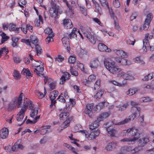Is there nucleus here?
Returning <instances> with one entry per match:
<instances>
[{
	"instance_id": "bf43d9fd",
	"label": "nucleus",
	"mask_w": 154,
	"mask_h": 154,
	"mask_svg": "<svg viewBox=\"0 0 154 154\" xmlns=\"http://www.w3.org/2000/svg\"><path fill=\"white\" fill-rule=\"evenodd\" d=\"M45 33L49 35L50 34H54L52 32V29L50 28H47L45 30Z\"/></svg>"
},
{
	"instance_id": "9b49d317",
	"label": "nucleus",
	"mask_w": 154,
	"mask_h": 154,
	"mask_svg": "<svg viewBox=\"0 0 154 154\" xmlns=\"http://www.w3.org/2000/svg\"><path fill=\"white\" fill-rule=\"evenodd\" d=\"M29 109H32L34 107V105L32 104V102L28 99L27 98L24 100L23 106L21 109H25L26 111V108L28 107Z\"/></svg>"
},
{
	"instance_id": "864d4df0",
	"label": "nucleus",
	"mask_w": 154,
	"mask_h": 154,
	"mask_svg": "<svg viewBox=\"0 0 154 154\" xmlns=\"http://www.w3.org/2000/svg\"><path fill=\"white\" fill-rule=\"evenodd\" d=\"M70 72L71 74L75 76H77L78 75V72L75 70H74L72 67H70Z\"/></svg>"
},
{
	"instance_id": "aec40b11",
	"label": "nucleus",
	"mask_w": 154,
	"mask_h": 154,
	"mask_svg": "<svg viewBox=\"0 0 154 154\" xmlns=\"http://www.w3.org/2000/svg\"><path fill=\"white\" fill-rule=\"evenodd\" d=\"M139 90V89L137 88H130L125 92V94L128 96H132L135 94Z\"/></svg>"
},
{
	"instance_id": "1a4fd4ad",
	"label": "nucleus",
	"mask_w": 154,
	"mask_h": 154,
	"mask_svg": "<svg viewBox=\"0 0 154 154\" xmlns=\"http://www.w3.org/2000/svg\"><path fill=\"white\" fill-rule=\"evenodd\" d=\"M23 93H21L19 96L18 99L17 97L15 98L11 102L14 105V107H16L17 105L18 108L21 107L22 103V96Z\"/></svg>"
},
{
	"instance_id": "4c0bfd02",
	"label": "nucleus",
	"mask_w": 154,
	"mask_h": 154,
	"mask_svg": "<svg viewBox=\"0 0 154 154\" xmlns=\"http://www.w3.org/2000/svg\"><path fill=\"white\" fill-rule=\"evenodd\" d=\"M44 95L42 93L40 92L38 90H36L35 91V94L37 96H38V97L39 99L42 98V97H44L45 95L46 94V91L45 88H44Z\"/></svg>"
},
{
	"instance_id": "603ef678",
	"label": "nucleus",
	"mask_w": 154,
	"mask_h": 154,
	"mask_svg": "<svg viewBox=\"0 0 154 154\" xmlns=\"http://www.w3.org/2000/svg\"><path fill=\"white\" fill-rule=\"evenodd\" d=\"M56 86V82H53L50 83L49 84V87H50V91L55 89Z\"/></svg>"
},
{
	"instance_id": "338daca9",
	"label": "nucleus",
	"mask_w": 154,
	"mask_h": 154,
	"mask_svg": "<svg viewBox=\"0 0 154 154\" xmlns=\"http://www.w3.org/2000/svg\"><path fill=\"white\" fill-rule=\"evenodd\" d=\"M106 103V102L103 101L99 103L97 105V108H99L100 109H102L103 106Z\"/></svg>"
},
{
	"instance_id": "f3484780",
	"label": "nucleus",
	"mask_w": 154,
	"mask_h": 154,
	"mask_svg": "<svg viewBox=\"0 0 154 154\" xmlns=\"http://www.w3.org/2000/svg\"><path fill=\"white\" fill-rule=\"evenodd\" d=\"M8 129L5 128H2L0 131V137L2 139L6 138L8 134Z\"/></svg>"
},
{
	"instance_id": "e433bc0d",
	"label": "nucleus",
	"mask_w": 154,
	"mask_h": 154,
	"mask_svg": "<svg viewBox=\"0 0 154 154\" xmlns=\"http://www.w3.org/2000/svg\"><path fill=\"white\" fill-rule=\"evenodd\" d=\"M111 17L114 20V23L115 25V27L116 28L118 29L119 28L118 24L117 23V18L115 16L114 14L112 12V13H110Z\"/></svg>"
},
{
	"instance_id": "7ed1b4c3",
	"label": "nucleus",
	"mask_w": 154,
	"mask_h": 154,
	"mask_svg": "<svg viewBox=\"0 0 154 154\" xmlns=\"http://www.w3.org/2000/svg\"><path fill=\"white\" fill-rule=\"evenodd\" d=\"M105 67L112 74H115L121 72L122 69L116 66L115 62L112 60H105L104 61Z\"/></svg>"
},
{
	"instance_id": "680f3d73",
	"label": "nucleus",
	"mask_w": 154,
	"mask_h": 154,
	"mask_svg": "<svg viewBox=\"0 0 154 154\" xmlns=\"http://www.w3.org/2000/svg\"><path fill=\"white\" fill-rule=\"evenodd\" d=\"M113 4L114 6L116 8L119 7L120 6V4L118 0H114Z\"/></svg>"
},
{
	"instance_id": "2f4dec72",
	"label": "nucleus",
	"mask_w": 154,
	"mask_h": 154,
	"mask_svg": "<svg viewBox=\"0 0 154 154\" xmlns=\"http://www.w3.org/2000/svg\"><path fill=\"white\" fill-rule=\"evenodd\" d=\"M93 105L92 104H88L86 106V108L85 111V113L86 114H89L90 113L93 108Z\"/></svg>"
},
{
	"instance_id": "393cba45",
	"label": "nucleus",
	"mask_w": 154,
	"mask_h": 154,
	"mask_svg": "<svg viewBox=\"0 0 154 154\" xmlns=\"http://www.w3.org/2000/svg\"><path fill=\"white\" fill-rule=\"evenodd\" d=\"M38 107H35L34 109H31V113L30 114V116L33 119H35V117L37 116H36L38 114Z\"/></svg>"
},
{
	"instance_id": "37998d69",
	"label": "nucleus",
	"mask_w": 154,
	"mask_h": 154,
	"mask_svg": "<svg viewBox=\"0 0 154 154\" xmlns=\"http://www.w3.org/2000/svg\"><path fill=\"white\" fill-rule=\"evenodd\" d=\"M76 60V57L75 56H71L68 59V62L71 64H73L75 62Z\"/></svg>"
},
{
	"instance_id": "8fccbe9b",
	"label": "nucleus",
	"mask_w": 154,
	"mask_h": 154,
	"mask_svg": "<svg viewBox=\"0 0 154 154\" xmlns=\"http://www.w3.org/2000/svg\"><path fill=\"white\" fill-rule=\"evenodd\" d=\"M95 37V34H94L92 36H91V37H90V38H88L90 42L93 45L95 44L96 42V39Z\"/></svg>"
},
{
	"instance_id": "473e14b6",
	"label": "nucleus",
	"mask_w": 154,
	"mask_h": 154,
	"mask_svg": "<svg viewBox=\"0 0 154 154\" xmlns=\"http://www.w3.org/2000/svg\"><path fill=\"white\" fill-rule=\"evenodd\" d=\"M128 103H126L123 104L122 106H116V107L119 108L118 110L119 111H124L128 107Z\"/></svg>"
},
{
	"instance_id": "a878e982",
	"label": "nucleus",
	"mask_w": 154,
	"mask_h": 154,
	"mask_svg": "<svg viewBox=\"0 0 154 154\" xmlns=\"http://www.w3.org/2000/svg\"><path fill=\"white\" fill-rule=\"evenodd\" d=\"M133 60L135 63H139L141 65L144 66L145 64V62L140 57H136L134 58Z\"/></svg>"
},
{
	"instance_id": "39448f33",
	"label": "nucleus",
	"mask_w": 154,
	"mask_h": 154,
	"mask_svg": "<svg viewBox=\"0 0 154 154\" xmlns=\"http://www.w3.org/2000/svg\"><path fill=\"white\" fill-rule=\"evenodd\" d=\"M30 39H23L21 42L25 43L28 46L29 48L32 49L33 48V47L31 45V43L33 44L35 46L38 45V40L37 37L34 35H32L30 37Z\"/></svg>"
},
{
	"instance_id": "0e129e2a",
	"label": "nucleus",
	"mask_w": 154,
	"mask_h": 154,
	"mask_svg": "<svg viewBox=\"0 0 154 154\" xmlns=\"http://www.w3.org/2000/svg\"><path fill=\"white\" fill-rule=\"evenodd\" d=\"M150 23L148 22H146L145 21L143 25V28L145 30H146L148 28Z\"/></svg>"
},
{
	"instance_id": "f257e3e1",
	"label": "nucleus",
	"mask_w": 154,
	"mask_h": 154,
	"mask_svg": "<svg viewBox=\"0 0 154 154\" xmlns=\"http://www.w3.org/2000/svg\"><path fill=\"white\" fill-rule=\"evenodd\" d=\"M123 133L131 134L132 137L124 138L121 139L120 141L123 142H133L137 140L140 137V134L138 130L135 128L133 127L123 131Z\"/></svg>"
},
{
	"instance_id": "de8ad7c7",
	"label": "nucleus",
	"mask_w": 154,
	"mask_h": 154,
	"mask_svg": "<svg viewBox=\"0 0 154 154\" xmlns=\"http://www.w3.org/2000/svg\"><path fill=\"white\" fill-rule=\"evenodd\" d=\"M35 49L38 55H40L42 53V49L38 44L35 45Z\"/></svg>"
},
{
	"instance_id": "7c9ffc66",
	"label": "nucleus",
	"mask_w": 154,
	"mask_h": 154,
	"mask_svg": "<svg viewBox=\"0 0 154 154\" xmlns=\"http://www.w3.org/2000/svg\"><path fill=\"white\" fill-rule=\"evenodd\" d=\"M69 113L68 112H62L60 115V117L61 119L64 120L69 119Z\"/></svg>"
},
{
	"instance_id": "a211bd4d",
	"label": "nucleus",
	"mask_w": 154,
	"mask_h": 154,
	"mask_svg": "<svg viewBox=\"0 0 154 154\" xmlns=\"http://www.w3.org/2000/svg\"><path fill=\"white\" fill-rule=\"evenodd\" d=\"M63 23L65 28L66 29H70L73 26V25L70 19H65L63 20Z\"/></svg>"
},
{
	"instance_id": "c756f323",
	"label": "nucleus",
	"mask_w": 154,
	"mask_h": 154,
	"mask_svg": "<svg viewBox=\"0 0 154 154\" xmlns=\"http://www.w3.org/2000/svg\"><path fill=\"white\" fill-rule=\"evenodd\" d=\"M113 51L117 55L119 56L125 57L126 56L125 53L122 50L115 49L113 50Z\"/></svg>"
},
{
	"instance_id": "0eeeda50",
	"label": "nucleus",
	"mask_w": 154,
	"mask_h": 154,
	"mask_svg": "<svg viewBox=\"0 0 154 154\" xmlns=\"http://www.w3.org/2000/svg\"><path fill=\"white\" fill-rule=\"evenodd\" d=\"M26 111L25 109H21L20 112H18L16 117V119L18 122H21V123L18 124L19 126L22 125L27 119V116H26L25 119L23 120V119L24 117L25 113Z\"/></svg>"
},
{
	"instance_id": "c03bdc74",
	"label": "nucleus",
	"mask_w": 154,
	"mask_h": 154,
	"mask_svg": "<svg viewBox=\"0 0 154 154\" xmlns=\"http://www.w3.org/2000/svg\"><path fill=\"white\" fill-rule=\"evenodd\" d=\"M101 5L104 8H109V4L107 0H100Z\"/></svg>"
},
{
	"instance_id": "6e6552de",
	"label": "nucleus",
	"mask_w": 154,
	"mask_h": 154,
	"mask_svg": "<svg viewBox=\"0 0 154 154\" xmlns=\"http://www.w3.org/2000/svg\"><path fill=\"white\" fill-rule=\"evenodd\" d=\"M83 131V133L85 134V137L89 140L95 138L100 134V131L98 130L92 131L89 134H87L86 133V131Z\"/></svg>"
},
{
	"instance_id": "e2e57ef3",
	"label": "nucleus",
	"mask_w": 154,
	"mask_h": 154,
	"mask_svg": "<svg viewBox=\"0 0 154 154\" xmlns=\"http://www.w3.org/2000/svg\"><path fill=\"white\" fill-rule=\"evenodd\" d=\"M14 76L16 79H18L20 78L19 73L17 71L15 70L14 72Z\"/></svg>"
},
{
	"instance_id": "5701e85b",
	"label": "nucleus",
	"mask_w": 154,
	"mask_h": 154,
	"mask_svg": "<svg viewBox=\"0 0 154 154\" xmlns=\"http://www.w3.org/2000/svg\"><path fill=\"white\" fill-rule=\"evenodd\" d=\"M149 140L147 138H143L140 139L138 141V143L140 146H143L147 142H149Z\"/></svg>"
},
{
	"instance_id": "c9c22d12",
	"label": "nucleus",
	"mask_w": 154,
	"mask_h": 154,
	"mask_svg": "<svg viewBox=\"0 0 154 154\" xmlns=\"http://www.w3.org/2000/svg\"><path fill=\"white\" fill-rule=\"evenodd\" d=\"M77 29L76 28H74L72 30L71 33L69 34L68 35L70 39H72L76 37L77 35L75 32L76 31Z\"/></svg>"
},
{
	"instance_id": "4d7b16f0",
	"label": "nucleus",
	"mask_w": 154,
	"mask_h": 154,
	"mask_svg": "<svg viewBox=\"0 0 154 154\" xmlns=\"http://www.w3.org/2000/svg\"><path fill=\"white\" fill-rule=\"evenodd\" d=\"M96 79V76L94 75H91L88 77V79L90 82L94 81Z\"/></svg>"
},
{
	"instance_id": "f704fd0d",
	"label": "nucleus",
	"mask_w": 154,
	"mask_h": 154,
	"mask_svg": "<svg viewBox=\"0 0 154 154\" xmlns=\"http://www.w3.org/2000/svg\"><path fill=\"white\" fill-rule=\"evenodd\" d=\"M154 76V73H149L146 76H144V78L142 79V80H143V81H148L149 80H150L152 79Z\"/></svg>"
},
{
	"instance_id": "052dcab7",
	"label": "nucleus",
	"mask_w": 154,
	"mask_h": 154,
	"mask_svg": "<svg viewBox=\"0 0 154 154\" xmlns=\"http://www.w3.org/2000/svg\"><path fill=\"white\" fill-rule=\"evenodd\" d=\"M79 54L80 57H83L86 54V51L84 49H81Z\"/></svg>"
},
{
	"instance_id": "5fc2aeb1",
	"label": "nucleus",
	"mask_w": 154,
	"mask_h": 154,
	"mask_svg": "<svg viewBox=\"0 0 154 154\" xmlns=\"http://www.w3.org/2000/svg\"><path fill=\"white\" fill-rule=\"evenodd\" d=\"M137 15V13L136 12H134L132 13L130 17V20L131 21H132L134 19L136 18Z\"/></svg>"
},
{
	"instance_id": "b1692460",
	"label": "nucleus",
	"mask_w": 154,
	"mask_h": 154,
	"mask_svg": "<svg viewBox=\"0 0 154 154\" xmlns=\"http://www.w3.org/2000/svg\"><path fill=\"white\" fill-rule=\"evenodd\" d=\"M106 129L107 131L108 134L111 137H114L117 133V131L113 128H111L107 127L106 128Z\"/></svg>"
},
{
	"instance_id": "6e6d98bb",
	"label": "nucleus",
	"mask_w": 154,
	"mask_h": 154,
	"mask_svg": "<svg viewBox=\"0 0 154 154\" xmlns=\"http://www.w3.org/2000/svg\"><path fill=\"white\" fill-rule=\"evenodd\" d=\"M69 100L70 102V104L69 106L68 107H66V109L67 110L70 111V110H71L72 107L73 106V105L72 102L73 100L72 99L70 98L69 99Z\"/></svg>"
},
{
	"instance_id": "4468645a",
	"label": "nucleus",
	"mask_w": 154,
	"mask_h": 154,
	"mask_svg": "<svg viewBox=\"0 0 154 154\" xmlns=\"http://www.w3.org/2000/svg\"><path fill=\"white\" fill-rule=\"evenodd\" d=\"M37 68H35L34 71V72L39 76H44V74L42 73L44 70V67L43 64L41 66L38 65L36 66Z\"/></svg>"
},
{
	"instance_id": "cd10ccee",
	"label": "nucleus",
	"mask_w": 154,
	"mask_h": 154,
	"mask_svg": "<svg viewBox=\"0 0 154 154\" xmlns=\"http://www.w3.org/2000/svg\"><path fill=\"white\" fill-rule=\"evenodd\" d=\"M103 92L104 91L102 89H100L94 95V98L96 100H98L101 97Z\"/></svg>"
},
{
	"instance_id": "f8f14e48",
	"label": "nucleus",
	"mask_w": 154,
	"mask_h": 154,
	"mask_svg": "<svg viewBox=\"0 0 154 154\" xmlns=\"http://www.w3.org/2000/svg\"><path fill=\"white\" fill-rule=\"evenodd\" d=\"M63 46L69 52L70 51V47L69 38L67 36H65L62 40Z\"/></svg>"
},
{
	"instance_id": "a19ab883",
	"label": "nucleus",
	"mask_w": 154,
	"mask_h": 154,
	"mask_svg": "<svg viewBox=\"0 0 154 154\" xmlns=\"http://www.w3.org/2000/svg\"><path fill=\"white\" fill-rule=\"evenodd\" d=\"M69 8V10L71 11L72 14H74V12L73 11V9L75 8L76 7V4L75 2L74 1L71 2V4H69V6H67Z\"/></svg>"
},
{
	"instance_id": "9d476101",
	"label": "nucleus",
	"mask_w": 154,
	"mask_h": 154,
	"mask_svg": "<svg viewBox=\"0 0 154 154\" xmlns=\"http://www.w3.org/2000/svg\"><path fill=\"white\" fill-rule=\"evenodd\" d=\"M149 33L145 34V38L143 40V51L146 52L149 49V44L148 40Z\"/></svg>"
},
{
	"instance_id": "49530a36",
	"label": "nucleus",
	"mask_w": 154,
	"mask_h": 154,
	"mask_svg": "<svg viewBox=\"0 0 154 154\" xmlns=\"http://www.w3.org/2000/svg\"><path fill=\"white\" fill-rule=\"evenodd\" d=\"M152 14L151 13H148L146 16V18L145 19V21L150 23L152 20Z\"/></svg>"
},
{
	"instance_id": "ddd939ff",
	"label": "nucleus",
	"mask_w": 154,
	"mask_h": 154,
	"mask_svg": "<svg viewBox=\"0 0 154 154\" xmlns=\"http://www.w3.org/2000/svg\"><path fill=\"white\" fill-rule=\"evenodd\" d=\"M99 61L97 58H94L91 59L90 61V66L92 68L95 69L99 66Z\"/></svg>"
},
{
	"instance_id": "6ab92c4d",
	"label": "nucleus",
	"mask_w": 154,
	"mask_h": 154,
	"mask_svg": "<svg viewBox=\"0 0 154 154\" xmlns=\"http://www.w3.org/2000/svg\"><path fill=\"white\" fill-rule=\"evenodd\" d=\"M117 76L118 77H122L125 79H131L133 77L131 75L125 73L124 72H122L117 74Z\"/></svg>"
},
{
	"instance_id": "79ce46f5",
	"label": "nucleus",
	"mask_w": 154,
	"mask_h": 154,
	"mask_svg": "<svg viewBox=\"0 0 154 154\" xmlns=\"http://www.w3.org/2000/svg\"><path fill=\"white\" fill-rule=\"evenodd\" d=\"M54 34H50L45 39V41L46 44H48L50 42H53V37Z\"/></svg>"
},
{
	"instance_id": "58836bf2",
	"label": "nucleus",
	"mask_w": 154,
	"mask_h": 154,
	"mask_svg": "<svg viewBox=\"0 0 154 154\" xmlns=\"http://www.w3.org/2000/svg\"><path fill=\"white\" fill-rule=\"evenodd\" d=\"M82 127V126L81 125L77 124L74 126L72 130L73 131L75 132H82L83 133V130H80V131H79V129L81 128Z\"/></svg>"
},
{
	"instance_id": "ea45409f",
	"label": "nucleus",
	"mask_w": 154,
	"mask_h": 154,
	"mask_svg": "<svg viewBox=\"0 0 154 154\" xmlns=\"http://www.w3.org/2000/svg\"><path fill=\"white\" fill-rule=\"evenodd\" d=\"M1 36H2L1 42L2 44L6 41L9 38L8 36L6 35V34L3 32L1 34Z\"/></svg>"
},
{
	"instance_id": "09e8293b",
	"label": "nucleus",
	"mask_w": 154,
	"mask_h": 154,
	"mask_svg": "<svg viewBox=\"0 0 154 154\" xmlns=\"http://www.w3.org/2000/svg\"><path fill=\"white\" fill-rule=\"evenodd\" d=\"M129 62V61H128V60L124 58H122V60H121V62L120 64L123 66L129 65L130 64Z\"/></svg>"
},
{
	"instance_id": "dca6fc26",
	"label": "nucleus",
	"mask_w": 154,
	"mask_h": 154,
	"mask_svg": "<svg viewBox=\"0 0 154 154\" xmlns=\"http://www.w3.org/2000/svg\"><path fill=\"white\" fill-rule=\"evenodd\" d=\"M51 127V126L48 125L42 126L40 128L39 130L40 134L42 135H44L50 131H51L50 128Z\"/></svg>"
},
{
	"instance_id": "423d86ee",
	"label": "nucleus",
	"mask_w": 154,
	"mask_h": 154,
	"mask_svg": "<svg viewBox=\"0 0 154 154\" xmlns=\"http://www.w3.org/2000/svg\"><path fill=\"white\" fill-rule=\"evenodd\" d=\"M80 29L84 35L88 38H90V37L92 36L94 34L91 29L89 27L85 28L82 26H81Z\"/></svg>"
},
{
	"instance_id": "3c124183",
	"label": "nucleus",
	"mask_w": 154,
	"mask_h": 154,
	"mask_svg": "<svg viewBox=\"0 0 154 154\" xmlns=\"http://www.w3.org/2000/svg\"><path fill=\"white\" fill-rule=\"evenodd\" d=\"M8 52V50L6 49V47H3L0 50V58L2 55V54L5 53L6 54Z\"/></svg>"
},
{
	"instance_id": "412c9836",
	"label": "nucleus",
	"mask_w": 154,
	"mask_h": 154,
	"mask_svg": "<svg viewBox=\"0 0 154 154\" xmlns=\"http://www.w3.org/2000/svg\"><path fill=\"white\" fill-rule=\"evenodd\" d=\"M116 144L114 142L111 143L107 144L105 146V149L108 151H112L116 148Z\"/></svg>"
},
{
	"instance_id": "20e7f679",
	"label": "nucleus",
	"mask_w": 154,
	"mask_h": 154,
	"mask_svg": "<svg viewBox=\"0 0 154 154\" xmlns=\"http://www.w3.org/2000/svg\"><path fill=\"white\" fill-rule=\"evenodd\" d=\"M51 8L49 12L50 16L52 18L56 19L58 13L61 14L62 11L60 9V7L58 5H50Z\"/></svg>"
},
{
	"instance_id": "bb28decb",
	"label": "nucleus",
	"mask_w": 154,
	"mask_h": 154,
	"mask_svg": "<svg viewBox=\"0 0 154 154\" xmlns=\"http://www.w3.org/2000/svg\"><path fill=\"white\" fill-rule=\"evenodd\" d=\"M100 121H97V119L93 123H92L89 126V128L90 129L93 130L97 128L99 126V122Z\"/></svg>"
},
{
	"instance_id": "c85d7f7f",
	"label": "nucleus",
	"mask_w": 154,
	"mask_h": 154,
	"mask_svg": "<svg viewBox=\"0 0 154 154\" xmlns=\"http://www.w3.org/2000/svg\"><path fill=\"white\" fill-rule=\"evenodd\" d=\"M70 121L71 120L69 119H66L63 123L61 125L60 128H61L60 129V130H62L68 126Z\"/></svg>"
},
{
	"instance_id": "72a5a7b5",
	"label": "nucleus",
	"mask_w": 154,
	"mask_h": 154,
	"mask_svg": "<svg viewBox=\"0 0 154 154\" xmlns=\"http://www.w3.org/2000/svg\"><path fill=\"white\" fill-rule=\"evenodd\" d=\"M153 99L149 97H142L140 98V101L142 102H148L152 101Z\"/></svg>"
},
{
	"instance_id": "774afa93",
	"label": "nucleus",
	"mask_w": 154,
	"mask_h": 154,
	"mask_svg": "<svg viewBox=\"0 0 154 154\" xmlns=\"http://www.w3.org/2000/svg\"><path fill=\"white\" fill-rule=\"evenodd\" d=\"M62 76H64V78L67 80H68L70 78V74L67 72H64Z\"/></svg>"
},
{
	"instance_id": "2eb2a0df",
	"label": "nucleus",
	"mask_w": 154,
	"mask_h": 154,
	"mask_svg": "<svg viewBox=\"0 0 154 154\" xmlns=\"http://www.w3.org/2000/svg\"><path fill=\"white\" fill-rule=\"evenodd\" d=\"M98 48L99 51L103 52H110L111 50L108 48L105 45L102 43H99L98 45Z\"/></svg>"
},
{
	"instance_id": "13d9d810",
	"label": "nucleus",
	"mask_w": 154,
	"mask_h": 154,
	"mask_svg": "<svg viewBox=\"0 0 154 154\" xmlns=\"http://www.w3.org/2000/svg\"><path fill=\"white\" fill-rule=\"evenodd\" d=\"M64 58L60 55H59L55 59V60L58 62H61L64 60Z\"/></svg>"
},
{
	"instance_id": "69168bd1",
	"label": "nucleus",
	"mask_w": 154,
	"mask_h": 154,
	"mask_svg": "<svg viewBox=\"0 0 154 154\" xmlns=\"http://www.w3.org/2000/svg\"><path fill=\"white\" fill-rule=\"evenodd\" d=\"M16 28V25L13 24H10L9 25V29L10 31H13Z\"/></svg>"
},
{
	"instance_id": "f03ea898",
	"label": "nucleus",
	"mask_w": 154,
	"mask_h": 154,
	"mask_svg": "<svg viewBox=\"0 0 154 154\" xmlns=\"http://www.w3.org/2000/svg\"><path fill=\"white\" fill-rule=\"evenodd\" d=\"M140 107L137 106H132L131 109L132 114L123 121L117 123L116 125H120L125 124L131 120H133L135 118L139 117L140 116Z\"/></svg>"
},
{
	"instance_id": "a18cd8bd",
	"label": "nucleus",
	"mask_w": 154,
	"mask_h": 154,
	"mask_svg": "<svg viewBox=\"0 0 154 154\" xmlns=\"http://www.w3.org/2000/svg\"><path fill=\"white\" fill-rule=\"evenodd\" d=\"M40 117V116H37L35 117V119H33V120H30L29 119H28L26 121V123L27 124L30 123H35L39 120Z\"/></svg>"
},
{
	"instance_id": "4be33fe9",
	"label": "nucleus",
	"mask_w": 154,
	"mask_h": 154,
	"mask_svg": "<svg viewBox=\"0 0 154 154\" xmlns=\"http://www.w3.org/2000/svg\"><path fill=\"white\" fill-rule=\"evenodd\" d=\"M109 114L107 112H104L101 114L97 118V121L100 122L109 116Z\"/></svg>"
}]
</instances>
